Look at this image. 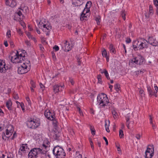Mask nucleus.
Masks as SVG:
<instances>
[{
  "label": "nucleus",
  "mask_w": 158,
  "mask_h": 158,
  "mask_svg": "<svg viewBox=\"0 0 158 158\" xmlns=\"http://www.w3.org/2000/svg\"><path fill=\"white\" fill-rule=\"evenodd\" d=\"M50 143L48 141L44 142L40 148H34L29 152L28 155V158H36L38 155L40 154H44L49 150Z\"/></svg>",
  "instance_id": "nucleus-1"
},
{
  "label": "nucleus",
  "mask_w": 158,
  "mask_h": 158,
  "mask_svg": "<svg viewBox=\"0 0 158 158\" xmlns=\"http://www.w3.org/2000/svg\"><path fill=\"white\" fill-rule=\"evenodd\" d=\"M97 104L100 108H104L105 106L108 105L109 103V99L106 94L101 93L99 94L97 97Z\"/></svg>",
  "instance_id": "nucleus-2"
},
{
  "label": "nucleus",
  "mask_w": 158,
  "mask_h": 158,
  "mask_svg": "<svg viewBox=\"0 0 158 158\" xmlns=\"http://www.w3.org/2000/svg\"><path fill=\"white\" fill-rule=\"evenodd\" d=\"M27 127L30 128L35 129L40 125L39 119L35 117L28 118L27 121Z\"/></svg>",
  "instance_id": "nucleus-3"
},
{
  "label": "nucleus",
  "mask_w": 158,
  "mask_h": 158,
  "mask_svg": "<svg viewBox=\"0 0 158 158\" xmlns=\"http://www.w3.org/2000/svg\"><path fill=\"white\" fill-rule=\"evenodd\" d=\"M53 154L56 158H64L66 153L62 147L57 145L52 150Z\"/></svg>",
  "instance_id": "nucleus-4"
},
{
  "label": "nucleus",
  "mask_w": 158,
  "mask_h": 158,
  "mask_svg": "<svg viewBox=\"0 0 158 158\" xmlns=\"http://www.w3.org/2000/svg\"><path fill=\"white\" fill-rule=\"evenodd\" d=\"M92 2L90 1L87 2L85 6V7L83 10L81 14L80 19L81 21H83L84 20H86L89 17V15L87 14L90 11L89 8L91 6Z\"/></svg>",
  "instance_id": "nucleus-5"
},
{
  "label": "nucleus",
  "mask_w": 158,
  "mask_h": 158,
  "mask_svg": "<svg viewBox=\"0 0 158 158\" xmlns=\"http://www.w3.org/2000/svg\"><path fill=\"white\" fill-rule=\"evenodd\" d=\"M39 27L42 29L44 31L46 32V35H49V32L52 29V27L50 23H48L46 24L43 23H39L38 25Z\"/></svg>",
  "instance_id": "nucleus-6"
},
{
  "label": "nucleus",
  "mask_w": 158,
  "mask_h": 158,
  "mask_svg": "<svg viewBox=\"0 0 158 158\" xmlns=\"http://www.w3.org/2000/svg\"><path fill=\"white\" fill-rule=\"evenodd\" d=\"M30 69L27 67V65L25 63H23L22 65L18 68V73L20 74L25 73L29 71Z\"/></svg>",
  "instance_id": "nucleus-7"
},
{
  "label": "nucleus",
  "mask_w": 158,
  "mask_h": 158,
  "mask_svg": "<svg viewBox=\"0 0 158 158\" xmlns=\"http://www.w3.org/2000/svg\"><path fill=\"white\" fill-rule=\"evenodd\" d=\"M10 58L11 62L13 63H18L22 62L21 59H22V57H21L19 52L17 51L15 53V55L13 56H10Z\"/></svg>",
  "instance_id": "nucleus-8"
},
{
  "label": "nucleus",
  "mask_w": 158,
  "mask_h": 158,
  "mask_svg": "<svg viewBox=\"0 0 158 158\" xmlns=\"http://www.w3.org/2000/svg\"><path fill=\"white\" fill-rule=\"evenodd\" d=\"M147 41L148 44L152 45L153 46L156 47L158 45V41L156 39L155 36H149L148 39Z\"/></svg>",
  "instance_id": "nucleus-9"
},
{
  "label": "nucleus",
  "mask_w": 158,
  "mask_h": 158,
  "mask_svg": "<svg viewBox=\"0 0 158 158\" xmlns=\"http://www.w3.org/2000/svg\"><path fill=\"white\" fill-rule=\"evenodd\" d=\"M140 40H135L132 42V47L135 51L141 50Z\"/></svg>",
  "instance_id": "nucleus-10"
},
{
  "label": "nucleus",
  "mask_w": 158,
  "mask_h": 158,
  "mask_svg": "<svg viewBox=\"0 0 158 158\" xmlns=\"http://www.w3.org/2000/svg\"><path fill=\"white\" fill-rule=\"evenodd\" d=\"M45 117L48 119L53 120L55 117L54 112H51L49 110H46L44 113Z\"/></svg>",
  "instance_id": "nucleus-11"
},
{
  "label": "nucleus",
  "mask_w": 158,
  "mask_h": 158,
  "mask_svg": "<svg viewBox=\"0 0 158 158\" xmlns=\"http://www.w3.org/2000/svg\"><path fill=\"white\" fill-rule=\"evenodd\" d=\"M62 49L65 52H68L70 51L73 48L72 45L70 44L67 40H65L64 45L62 47Z\"/></svg>",
  "instance_id": "nucleus-12"
},
{
  "label": "nucleus",
  "mask_w": 158,
  "mask_h": 158,
  "mask_svg": "<svg viewBox=\"0 0 158 158\" xmlns=\"http://www.w3.org/2000/svg\"><path fill=\"white\" fill-rule=\"evenodd\" d=\"M8 69L7 66H6V64L3 60H0V72L5 73Z\"/></svg>",
  "instance_id": "nucleus-13"
},
{
  "label": "nucleus",
  "mask_w": 158,
  "mask_h": 158,
  "mask_svg": "<svg viewBox=\"0 0 158 158\" xmlns=\"http://www.w3.org/2000/svg\"><path fill=\"white\" fill-rule=\"evenodd\" d=\"M29 148H28L27 144H23L21 146L19 151H22L23 153H26L28 152L29 151Z\"/></svg>",
  "instance_id": "nucleus-14"
},
{
  "label": "nucleus",
  "mask_w": 158,
  "mask_h": 158,
  "mask_svg": "<svg viewBox=\"0 0 158 158\" xmlns=\"http://www.w3.org/2000/svg\"><path fill=\"white\" fill-rule=\"evenodd\" d=\"M140 41L141 50L148 48L149 45L147 40L144 39H141L140 40Z\"/></svg>",
  "instance_id": "nucleus-15"
},
{
  "label": "nucleus",
  "mask_w": 158,
  "mask_h": 158,
  "mask_svg": "<svg viewBox=\"0 0 158 158\" xmlns=\"http://www.w3.org/2000/svg\"><path fill=\"white\" fill-rule=\"evenodd\" d=\"M133 117L132 114L129 113L127 114L125 116L126 120V125L127 128L129 129V124L130 123V120Z\"/></svg>",
  "instance_id": "nucleus-16"
},
{
  "label": "nucleus",
  "mask_w": 158,
  "mask_h": 158,
  "mask_svg": "<svg viewBox=\"0 0 158 158\" xmlns=\"http://www.w3.org/2000/svg\"><path fill=\"white\" fill-rule=\"evenodd\" d=\"M137 59L138 60V64L139 65L142 64L144 61V59L143 56L141 55H139L137 57Z\"/></svg>",
  "instance_id": "nucleus-17"
},
{
  "label": "nucleus",
  "mask_w": 158,
  "mask_h": 158,
  "mask_svg": "<svg viewBox=\"0 0 158 158\" xmlns=\"http://www.w3.org/2000/svg\"><path fill=\"white\" fill-rule=\"evenodd\" d=\"M147 90L148 93L149 94L150 96H152V95H154L156 97H157L156 94H155V91H153L152 89L151 88L150 86H148L147 87Z\"/></svg>",
  "instance_id": "nucleus-18"
},
{
  "label": "nucleus",
  "mask_w": 158,
  "mask_h": 158,
  "mask_svg": "<svg viewBox=\"0 0 158 158\" xmlns=\"http://www.w3.org/2000/svg\"><path fill=\"white\" fill-rule=\"evenodd\" d=\"M62 88L61 86H60L58 85H55L53 86V90L54 93H56L58 92L60 90H61Z\"/></svg>",
  "instance_id": "nucleus-19"
},
{
  "label": "nucleus",
  "mask_w": 158,
  "mask_h": 158,
  "mask_svg": "<svg viewBox=\"0 0 158 158\" xmlns=\"http://www.w3.org/2000/svg\"><path fill=\"white\" fill-rule=\"evenodd\" d=\"M12 105V103L11 100H9L6 102V105L7 107L9 110H10L12 112L13 111L11 108Z\"/></svg>",
  "instance_id": "nucleus-20"
},
{
  "label": "nucleus",
  "mask_w": 158,
  "mask_h": 158,
  "mask_svg": "<svg viewBox=\"0 0 158 158\" xmlns=\"http://www.w3.org/2000/svg\"><path fill=\"white\" fill-rule=\"evenodd\" d=\"M137 57H135L133 58L131 60H130L129 64L131 65L132 64H138V60H137Z\"/></svg>",
  "instance_id": "nucleus-21"
},
{
  "label": "nucleus",
  "mask_w": 158,
  "mask_h": 158,
  "mask_svg": "<svg viewBox=\"0 0 158 158\" xmlns=\"http://www.w3.org/2000/svg\"><path fill=\"white\" fill-rule=\"evenodd\" d=\"M77 1L76 2H72V4L75 6H80L82 5L83 2L81 1L80 0H77Z\"/></svg>",
  "instance_id": "nucleus-22"
},
{
  "label": "nucleus",
  "mask_w": 158,
  "mask_h": 158,
  "mask_svg": "<svg viewBox=\"0 0 158 158\" xmlns=\"http://www.w3.org/2000/svg\"><path fill=\"white\" fill-rule=\"evenodd\" d=\"M20 10H17L16 13L17 15L20 17V19H23V18L24 16L23 15H22V12L23 11V9H20Z\"/></svg>",
  "instance_id": "nucleus-23"
},
{
  "label": "nucleus",
  "mask_w": 158,
  "mask_h": 158,
  "mask_svg": "<svg viewBox=\"0 0 158 158\" xmlns=\"http://www.w3.org/2000/svg\"><path fill=\"white\" fill-rule=\"evenodd\" d=\"M112 113L114 119H116L118 117V114L116 110L114 109L112 110Z\"/></svg>",
  "instance_id": "nucleus-24"
},
{
  "label": "nucleus",
  "mask_w": 158,
  "mask_h": 158,
  "mask_svg": "<svg viewBox=\"0 0 158 158\" xmlns=\"http://www.w3.org/2000/svg\"><path fill=\"white\" fill-rule=\"evenodd\" d=\"M101 73L102 74L104 73L106 78L108 80L110 79V78L109 76L108 73L106 69H103V71L101 72Z\"/></svg>",
  "instance_id": "nucleus-25"
},
{
  "label": "nucleus",
  "mask_w": 158,
  "mask_h": 158,
  "mask_svg": "<svg viewBox=\"0 0 158 158\" xmlns=\"http://www.w3.org/2000/svg\"><path fill=\"white\" fill-rule=\"evenodd\" d=\"M153 155V153H149L148 152H145V158H151Z\"/></svg>",
  "instance_id": "nucleus-26"
},
{
  "label": "nucleus",
  "mask_w": 158,
  "mask_h": 158,
  "mask_svg": "<svg viewBox=\"0 0 158 158\" xmlns=\"http://www.w3.org/2000/svg\"><path fill=\"white\" fill-rule=\"evenodd\" d=\"M154 149L153 146H149L145 152H148L149 153H153Z\"/></svg>",
  "instance_id": "nucleus-27"
},
{
  "label": "nucleus",
  "mask_w": 158,
  "mask_h": 158,
  "mask_svg": "<svg viewBox=\"0 0 158 158\" xmlns=\"http://www.w3.org/2000/svg\"><path fill=\"white\" fill-rule=\"evenodd\" d=\"M14 131V128L12 125H10L8 127L6 130V131L11 132L13 133Z\"/></svg>",
  "instance_id": "nucleus-28"
},
{
  "label": "nucleus",
  "mask_w": 158,
  "mask_h": 158,
  "mask_svg": "<svg viewBox=\"0 0 158 158\" xmlns=\"http://www.w3.org/2000/svg\"><path fill=\"white\" fill-rule=\"evenodd\" d=\"M109 48L110 52H112L114 54L115 53L116 51L114 48L112 44H110Z\"/></svg>",
  "instance_id": "nucleus-29"
},
{
  "label": "nucleus",
  "mask_w": 158,
  "mask_h": 158,
  "mask_svg": "<svg viewBox=\"0 0 158 158\" xmlns=\"http://www.w3.org/2000/svg\"><path fill=\"white\" fill-rule=\"evenodd\" d=\"M20 55L21 57H22V60H23V58L24 59V57L26 56L27 55V53L25 50H23L22 52V53L19 54Z\"/></svg>",
  "instance_id": "nucleus-30"
},
{
  "label": "nucleus",
  "mask_w": 158,
  "mask_h": 158,
  "mask_svg": "<svg viewBox=\"0 0 158 158\" xmlns=\"http://www.w3.org/2000/svg\"><path fill=\"white\" fill-rule=\"evenodd\" d=\"M154 14L153 7L151 5H150L149 6V12L148 14L150 15H152Z\"/></svg>",
  "instance_id": "nucleus-31"
},
{
  "label": "nucleus",
  "mask_w": 158,
  "mask_h": 158,
  "mask_svg": "<svg viewBox=\"0 0 158 158\" xmlns=\"http://www.w3.org/2000/svg\"><path fill=\"white\" fill-rule=\"evenodd\" d=\"M114 88L117 92H118L120 89V85L118 84H116L114 86Z\"/></svg>",
  "instance_id": "nucleus-32"
},
{
  "label": "nucleus",
  "mask_w": 158,
  "mask_h": 158,
  "mask_svg": "<svg viewBox=\"0 0 158 158\" xmlns=\"http://www.w3.org/2000/svg\"><path fill=\"white\" fill-rule=\"evenodd\" d=\"M126 14L124 10H122L121 12V16L124 19V20L126 19L125 17Z\"/></svg>",
  "instance_id": "nucleus-33"
},
{
  "label": "nucleus",
  "mask_w": 158,
  "mask_h": 158,
  "mask_svg": "<svg viewBox=\"0 0 158 158\" xmlns=\"http://www.w3.org/2000/svg\"><path fill=\"white\" fill-rule=\"evenodd\" d=\"M90 130L91 131V133L93 135H94L95 134V130L94 127L92 126H90Z\"/></svg>",
  "instance_id": "nucleus-34"
},
{
  "label": "nucleus",
  "mask_w": 158,
  "mask_h": 158,
  "mask_svg": "<svg viewBox=\"0 0 158 158\" xmlns=\"http://www.w3.org/2000/svg\"><path fill=\"white\" fill-rule=\"evenodd\" d=\"M145 71V70L144 69H141V70H139L137 71L136 72V74L137 75H138L140 73H143Z\"/></svg>",
  "instance_id": "nucleus-35"
},
{
  "label": "nucleus",
  "mask_w": 158,
  "mask_h": 158,
  "mask_svg": "<svg viewBox=\"0 0 158 158\" xmlns=\"http://www.w3.org/2000/svg\"><path fill=\"white\" fill-rule=\"evenodd\" d=\"M119 135L121 138L123 137V131L122 130H120L119 131Z\"/></svg>",
  "instance_id": "nucleus-36"
},
{
  "label": "nucleus",
  "mask_w": 158,
  "mask_h": 158,
  "mask_svg": "<svg viewBox=\"0 0 158 158\" xmlns=\"http://www.w3.org/2000/svg\"><path fill=\"white\" fill-rule=\"evenodd\" d=\"M11 36V31L10 30H8L6 33V36L8 38H10Z\"/></svg>",
  "instance_id": "nucleus-37"
},
{
  "label": "nucleus",
  "mask_w": 158,
  "mask_h": 158,
  "mask_svg": "<svg viewBox=\"0 0 158 158\" xmlns=\"http://www.w3.org/2000/svg\"><path fill=\"white\" fill-rule=\"evenodd\" d=\"M41 155V158H50V156L49 155H46V153Z\"/></svg>",
  "instance_id": "nucleus-38"
},
{
  "label": "nucleus",
  "mask_w": 158,
  "mask_h": 158,
  "mask_svg": "<svg viewBox=\"0 0 158 158\" xmlns=\"http://www.w3.org/2000/svg\"><path fill=\"white\" fill-rule=\"evenodd\" d=\"M12 133L9 131H6L5 135H7V137L9 138L12 135Z\"/></svg>",
  "instance_id": "nucleus-39"
},
{
  "label": "nucleus",
  "mask_w": 158,
  "mask_h": 158,
  "mask_svg": "<svg viewBox=\"0 0 158 158\" xmlns=\"http://www.w3.org/2000/svg\"><path fill=\"white\" fill-rule=\"evenodd\" d=\"M102 55L103 57H106L107 56V52L106 49H104V50L102 52Z\"/></svg>",
  "instance_id": "nucleus-40"
},
{
  "label": "nucleus",
  "mask_w": 158,
  "mask_h": 158,
  "mask_svg": "<svg viewBox=\"0 0 158 158\" xmlns=\"http://www.w3.org/2000/svg\"><path fill=\"white\" fill-rule=\"evenodd\" d=\"M97 78L98 80V82L101 83L102 82V77L100 74L98 75L97 76Z\"/></svg>",
  "instance_id": "nucleus-41"
},
{
  "label": "nucleus",
  "mask_w": 158,
  "mask_h": 158,
  "mask_svg": "<svg viewBox=\"0 0 158 158\" xmlns=\"http://www.w3.org/2000/svg\"><path fill=\"white\" fill-rule=\"evenodd\" d=\"M50 120L53 121V124L54 125V126L56 127L57 126V121L55 119V117L54 119Z\"/></svg>",
  "instance_id": "nucleus-42"
},
{
  "label": "nucleus",
  "mask_w": 158,
  "mask_h": 158,
  "mask_svg": "<svg viewBox=\"0 0 158 158\" xmlns=\"http://www.w3.org/2000/svg\"><path fill=\"white\" fill-rule=\"evenodd\" d=\"M30 83L31 85V87L35 88L36 87V85L35 82L32 80L31 81Z\"/></svg>",
  "instance_id": "nucleus-43"
},
{
  "label": "nucleus",
  "mask_w": 158,
  "mask_h": 158,
  "mask_svg": "<svg viewBox=\"0 0 158 158\" xmlns=\"http://www.w3.org/2000/svg\"><path fill=\"white\" fill-rule=\"evenodd\" d=\"M2 137L3 139L6 140L8 139L9 138L7 137V135H5V133L3 132L2 134Z\"/></svg>",
  "instance_id": "nucleus-44"
},
{
  "label": "nucleus",
  "mask_w": 158,
  "mask_h": 158,
  "mask_svg": "<svg viewBox=\"0 0 158 158\" xmlns=\"http://www.w3.org/2000/svg\"><path fill=\"white\" fill-rule=\"evenodd\" d=\"M11 5L12 6H14L16 5L17 3L16 2V0H11Z\"/></svg>",
  "instance_id": "nucleus-45"
},
{
  "label": "nucleus",
  "mask_w": 158,
  "mask_h": 158,
  "mask_svg": "<svg viewBox=\"0 0 158 158\" xmlns=\"http://www.w3.org/2000/svg\"><path fill=\"white\" fill-rule=\"evenodd\" d=\"M109 125H108L107 124L106 122V121H105V127L106 128V131L108 132H110V130L109 129Z\"/></svg>",
  "instance_id": "nucleus-46"
},
{
  "label": "nucleus",
  "mask_w": 158,
  "mask_h": 158,
  "mask_svg": "<svg viewBox=\"0 0 158 158\" xmlns=\"http://www.w3.org/2000/svg\"><path fill=\"white\" fill-rule=\"evenodd\" d=\"M131 42V40L130 38H126V42L127 44L130 43Z\"/></svg>",
  "instance_id": "nucleus-47"
},
{
  "label": "nucleus",
  "mask_w": 158,
  "mask_h": 158,
  "mask_svg": "<svg viewBox=\"0 0 158 158\" xmlns=\"http://www.w3.org/2000/svg\"><path fill=\"white\" fill-rule=\"evenodd\" d=\"M89 141L90 142V144L91 148H92L93 150H94V145L93 144V142L91 139H89Z\"/></svg>",
  "instance_id": "nucleus-48"
},
{
  "label": "nucleus",
  "mask_w": 158,
  "mask_h": 158,
  "mask_svg": "<svg viewBox=\"0 0 158 158\" xmlns=\"http://www.w3.org/2000/svg\"><path fill=\"white\" fill-rule=\"evenodd\" d=\"M25 43L27 45V46L28 47H30L31 45V44L30 42L28 40H26L25 41Z\"/></svg>",
  "instance_id": "nucleus-49"
},
{
  "label": "nucleus",
  "mask_w": 158,
  "mask_h": 158,
  "mask_svg": "<svg viewBox=\"0 0 158 158\" xmlns=\"http://www.w3.org/2000/svg\"><path fill=\"white\" fill-rule=\"evenodd\" d=\"M40 85L41 89L43 91L45 88L44 86L41 83H40Z\"/></svg>",
  "instance_id": "nucleus-50"
},
{
  "label": "nucleus",
  "mask_w": 158,
  "mask_h": 158,
  "mask_svg": "<svg viewBox=\"0 0 158 158\" xmlns=\"http://www.w3.org/2000/svg\"><path fill=\"white\" fill-rule=\"evenodd\" d=\"M153 3L156 6H158V1L157 0H153Z\"/></svg>",
  "instance_id": "nucleus-51"
},
{
  "label": "nucleus",
  "mask_w": 158,
  "mask_h": 158,
  "mask_svg": "<svg viewBox=\"0 0 158 158\" xmlns=\"http://www.w3.org/2000/svg\"><path fill=\"white\" fill-rule=\"evenodd\" d=\"M53 49L56 51H57L59 50V47L57 45H55L53 47Z\"/></svg>",
  "instance_id": "nucleus-52"
},
{
  "label": "nucleus",
  "mask_w": 158,
  "mask_h": 158,
  "mask_svg": "<svg viewBox=\"0 0 158 158\" xmlns=\"http://www.w3.org/2000/svg\"><path fill=\"white\" fill-rule=\"evenodd\" d=\"M17 32L20 35H22L23 34V32L20 29H18L17 30Z\"/></svg>",
  "instance_id": "nucleus-53"
},
{
  "label": "nucleus",
  "mask_w": 158,
  "mask_h": 158,
  "mask_svg": "<svg viewBox=\"0 0 158 158\" xmlns=\"http://www.w3.org/2000/svg\"><path fill=\"white\" fill-rule=\"evenodd\" d=\"M26 100L28 102V105H31V102L30 100V98L28 97H27L26 98Z\"/></svg>",
  "instance_id": "nucleus-54"
},
{
  "label": "nucleus",
  "mask_w": 158,
  "mask_h": 158,
  "mask_svg": "<svg viewBox=\"0 0 158 158\" xmlns=\"http://www.w3.org/2000/svg\"><path fill=\"white\" fill-rule=\"evenodd\" d=\"M69 81L71 84L72 85H73L74 83V82L73 79L70 78H69Z\"/></svg>",
  "instance_id": "nucleus-55"
},
{
  "label": "nucleus",
  "mask_w": 158,
  "mask_h": 158,
  "mask_svg": "<svg viewBox=\"0 0 158 158\" xmlns=\"http://www.w3.org/2000/svg\"><path fill=\"white\" fill-rule=\"evenodd\" d=\"M103 139L105 140V141L106 142V145H107L108 144V140H107V138L104 136L103 137Z\"/></svg>",
  "instance_id": "nucleus-56"
},
{
  "label": "nucleus",
  "mask_w": 158,
  "mask_h": 158,
  "mask_svg": "<svg viewBox=\"0 0 158 158\" xmlns=\"http://www.w3.org/2000/svg\"><path fill=\"white\" fill-rule=\"evenodd\" d=\"M135 137L138 139H140L141 137V135L139 134H137L136 135Z\"/></svg>",
  "instance_id": "nucleus-57"
},
{
  "label": "nucleus",
  "mask_w": 158,
  "mask_h": 158,
  "mask_svg": "<svg viewBox=\"0 0 158 158\" xmlns=\"http://www.w3.org/2000/svg\"><path fill=\"white\" fill-rule=\"evenodd\" d=\"M53 137L56 139H57L59 137V135L57 134H56L53 135Z\"/></svg>",
  "instance_id": "nucleus-58"
},
{
  "label": "nucleus",
  "mask_w": 158,
  "mask_h": 158,
  "mask_svg": "<svg viewBox=\"0 0 158 158\" xmlns=\"http://www.w3.org/2000/svg\"><path fill=\"white\" fill-rule=\"evenodd\" d=\"M154 89L155 90V94H156L157 93L158 90V88L156 85H155L154 87Z\"/></svg>",
  "instance_id": "nucleus-59"
},
{
  "label": "nucleus",
  "mask_w": 158,
  "mask_h": 158,
  "mask_svg": "<svg viewBox=\"0 0 158 158\" xmlns=\"http://www.w3.org/2000/svg\"><path fill=\"white\" fill-rule=\"evenodd\" d=\"M20 106L22 109V110L23 111H24L25 110L24 108V105L23 103H21L20 104Z\"/></svg>",
  "instance_id": "nucleus-60"
},
{
  "label": "nucleus",
  "mask_w": 158,
  "mask_h": 158,
  "mask_svg": "<svg viewBox=\"0 0 158 158\" xmlns=\"http://www.w3.org/2000/svg\"><path fill=\"white\" fill-rule=\"evenodd\" d=\"M26 64V65H27V66L28 65L29 67H30L31 64H30V61L29 60H27V62H26V63H25Z\"/></svg>",
  "instance_id": "nucleus-61"
},
{
  "label": "nucleus",
  "mask_w": 158,
  "mask_h": 158,
  "mask_svg": "<svg viewBox=\"0 0 158 158\" xmlns=\"http://www.w3.org/2000/svg\"><path fill=\"white\" fill-rule=\"evenodd\" d=\"M14 98L15 99H18L19 98V97L17 95H15L13 96Z\"/></svg>",
  "instance_id": "nucleus-62"
},
{
  "label": "nucleus",
  "mask_w": 158,
  "mask_h": 158,
  "mask_svg": "<svg viewBox=\"0 0 158 158\" xmlns=\"http://www.w3.org/2000/svg\"><path fill=\"white\" fill-rule=\"evenodd\" d=\"M77 61L78 63V65H80L81 64V61L80 60V59L79 58L77 59Z\"/></svg>",
  "instance_id": "nucleus-63"
},
{
  "label": "nucleus",
  "mask_w": 158,
  "mask_h": 158,
  "mask_svg": "<svg viewBox=\"0 0 158 158\" xmlns=\"http://www.w3.org/2000/svg\"><path fill=\"white\" fill-rule=\"evenodd\" d=\"M6 158H13V157L11 156V154H8L7 156H6Z\"/></svg>",
  "instance_id": "nucleus-64"
}]
</instances>
